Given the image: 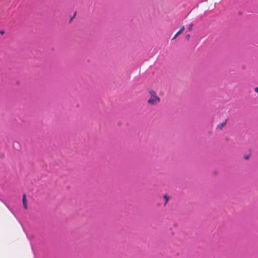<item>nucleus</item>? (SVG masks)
Returning a JSON list of instances; mask_svg holds the SVG:
<instances>
[{"instance_id":"nucleus-1","label":"nucleus","mask_w":258,"mask_h":258,"mask_svg":"<svg viewBox=\"0 0 258 258\" xmlns=\"http://www.w3.org/2000/svg\"><path fill=\"white\" fill-rule=\"evenodd\" d=\"M148 93L150 95V97L147 100L149 104L155 105L158 104L160 101V98L157 95L156 93L153 90L150 89Z\"/></svg>"},{"instance_id":"nucleus-2","label":"nucleus","mask_w":258,"mask_h":258,"mask_svg":"<svg viewBox=\"0 0 258 258\" xmlns=\"http://www.w3.org/2000/svg\"><path fill=\"white\" fill-rule=\"evenodd\" d=\"M22 202H23V205L24 208L25 209H27L28 206H27V204L26 196L25 194L23 195Z\"/></svg>"},{"instance_id":"nucleus-3","label":"nucleus","mask_w":258,"mask_h":258,"mask_svg":"<svg viewBox=\"0 0 258 258\" xmlns=\"http://www.w3.org/2000/svg\"><path fill=\"white\" fill-rule=\"evenodd\" d=\"M184 30V26H182L181 27L180 30L175 34V35L174 36L172 39H175L176 37H177L180 34H181Z\"/></svg>"},{"instance_id":"nucleus-4","label":"nucleus","mask_w":258,"mask_h":258,"mask_svg":"<svg viewBox=\"0 0 258 258\" xmlns=\"http://www.w3.org/2000/svg\"><path fill=\"white\" fill-rule=\"evenodd\" d=\"M226 124V120H225L224 122H222L221 123L219 124L217 126V128L222 130L223 128L225 126Z\"/></svg>"},{"instance_id":"nucleus-5","label":"nucleus","mask_w":258,"mask_h":258,"mask_svg":"<svg viewBox=\"0 0 258 258\" xmlns=\"http://www.w3.org/2000/svg\"><path fill=\"white\" fill-rule=\"evenodd\" d=\"M163 198L165 200V203H164V206H165L166 205V204L168 203V201H169V197H168L167 195H165L164 196H163Z\"/></svg>"},{"instance_id":"nucleus-6","label":"nucleus","mask_w":258,"mask_h":258,"mask_svg":"<svg viewBox=\"0 0 258 258\" xmlns=\"http://www.w3.org/2000/svg\"><path fill=\"white\" fill-rule=\"evenodd\" d=\"M192 26H193V24L192 23H191L188 27V30L189 31H191L192 30Z\"/></svg>"},{"instance_id":"nucleus-7","label":"nucleus","mask_w":258,"mask_h":258,"mask_svg":"<svg viewBox=\"0 0 258 258\" xmlns=\"http://www.w3.org/2000/svg\"><path fill=\"white\" fill-rule=\"evenodd\" d=\"M189 37H190V35L189 34H187L185 36V38L187 39V40H188L189 38Z\"/></svg>"},{"instance_id":"nucleus-8","label":"nucleus","mask_w":258,"mask_h":258,"mask_svg":"<svg viewBox=\"0 0 258 258\" xmlns=\"http://www.w3.org/2000/svg\"><path fill=\"white\" fill-rule=\"evenodd\" d=\"M255 91L256 92H257V93H258V87H256V88H255Z\"/></svg>"},{"instance_id":"nucleus-9","label":"nucleus","mask_w":258,"mask_h":258,"mask_svg":"<svg viewBox=\"0 0 258 258\" xmlns=\"http://www.w3.org/2000/svg\"><path fill=\"white\" fill-rule=\"evenodd\" d=\"M4 33V31H1V34H3Z\"/></svg>"},{"instance_id":"nucleus-10","label":"nucleus","mask_w":258,"mask_h":258,"mask_svg":"<svg viewBox=\"0 0 258 258\" xmlns=\"http://www.w3.org/2000/svg\"><path fill=\"white\" fill-rule=\"evenodd\" d=\"M245 159H248V157H245Z\"/></svg>"}]
</instances>
